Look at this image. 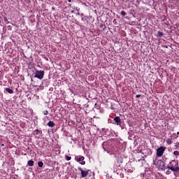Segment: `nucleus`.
<instances>
[{"mask_svg": "<svg viewBox=\"0 0 179 179\" xmlns=\"http://www.w3.org/2000/svg\"><path fill=\"white\" fill-rule=\"evenodd\" d=\"M34 78H37V79H43L44 78V71H36L35 73Z\"/></svg>", "mask_w": 179, "mask_h": 179, "instance_id": "obj_1", "label": "nucleus"}, {"mask_svg": "<svg viewBox=\"0 0 179 179\" xmlns=\"http://www.w3.org/2000/svg\"><path fill=\"white\" fill-rule=\"evenodd\" d=\"M164 150H166V148L163 146L157 148V156H158V157H162V156H163V153H164Z\"/></svg>", "mask_w": 179, "mask_h": 179, "instance_id": "obj_2", "label": "nucleus"}, {"mask_svg": "<svg viewBox=\"0 0 179 179\" xmlns=\"http://www.w3.org/2000/svg\"><path fill=\"white\" fill-rule=\"evenodd\" d=\"M78 170L80 171L81 173V177L82 178H85V177H87V174H89V171H84L83 169H82V168H78Z\"/></svg>", "mask_w": 179, "mask_h": 179, "instance_id": "obj_3", "label": "nucleus"}, {"mask_svg": "<svg viewBox=\"0 0 179 179\" xmlns=\"http://www.w3.org/2000/svg\"><path fill=\"white\" fill-rule=\"evenodd\" d=\"M77 162H79L80 164H82V166H84V164H86V162L83 160H85V157L83 156L81 157H76Z\"/></svg>", "mask_w": 179, "mask_h": 179, "instance_id": "obj_4", "label": "nucleus"}, {"mask_svg": "<svg viewBox=\"0 0 179 179\" xmlns=\"http://www.w3.org/2000/svg\"><path fill=\"white\" fill-rule=\"evenodd\" d=\"M113 121L116 125H121V118H120V117L117 116L114 117Z\"/></svg>", "mask_w": 179, "mask_h": 179, "instance_id": "obj_5", "label": "nucleus"}, {"mask_svg": "<svg viewBox=\"0 0 179 179\" xmlns=\"http://www.w3.org/2000/svg\"><path fill=\"white\" fill-rule=\"evenodd\" d=\"M167 169H169V170H171V171H179L178 166L177 167L168 166Z\"/></svg>", "mask_w": 179, "mask_h": 179, "instance_id": "obj_6", "label": "nucleus"}, {"mask_svg": "<svg viewBox=\"0 0 179 179\" xmlns=\"http://www.w3.org/2000/svg\"><path fill=\"white\" fill-rule=\"evenodd\" d=\"M55 123H54V122L52 121H50L48 123V127H50V128H52L53 127H55Z\"/></svg>", "mask_w": 179, "mask_h": 179, "instance_id": "obj_7", "label": "nucleus"}, {"mask_svg": "<svg viewBox=\"0 0 179 179\" xmlns=\"http://www.w3.org/2000/svg\"><path fill=\"white\" fill-rule=\"evenodd\" d=\"M28 166H29L30 167H33V166H34V161L33 160H29L27 162Z\"/></svg>", "mask_w": 179, "mask_h": 179, "instance_id": "obj_8", "label": "nucleus"}, {"mask_svg": "<svg viewBox=\"0 0 179 179\" xmlns=\"http://www.w3.org/2000/svg\"><path fill=\"white\" fill-rule=\"evenodd\" d=\"M164 34L162 31H158L157 34V37H163Z\"/></svg>", "mask_w": 179, "mask_h": 179, "instance_id": "obj_9", "label": "nucleus"}, {"mask_svg": "<svg viewBox=\"0 0 179 179\" xmlns=\"http://www.w3.org/2000/svg\"><path fill=\"white\" fill-rule=\"evenodd\" d=\"M6 92H8V93H9L10 94H12L13 93V90L12 89L10 88H6Z\"/></svg>", "mask_w": 179, "mask_h": 179, "instance_id": "obj_10", "label": "nucleus"}, {"mask_svg": "<svg viewBox=\"0 0 179 179\" xmlns=\"http://www.w3.org/2000/svg\"><path fill=\"white\" fill-rule=\"evenodd\" d=\"M159 162H160V163H162V164H163L162 167L161 168V170L162 171H164V170H166V166H164V162H162V161H159Z\"/></svg>", "mask_w": 179, "mask_h": 179, "instance_id": "obj_11", "label": "nucleus"}, {"mask_svg": "<svg viewBox=\"0 0 179 179\" xmlns=\"http://www.w3.org/2000/svg\"><path fill=\"white\" fill-rule=\"evenodd\" d=\"M38 167H43V166H44V164L43 163V162H38Z\"/></svg>", "mask_w": 179, "mask_h": 179, "instance_id": "obj_12", "label": "nucleus"}, {"mask_svg": "<svg viewBox=\"0 0 179 179\" xmlns=\"http://www.w3.org/2000/svg\"><path fill=\"white\" fill-rule=\"evenodd\" d=\"M120 15H122V16H126L127 15V13L124 10H122L120 13Z\"/></svg>", "mask_w": 179, "mask_h": 179, "instance_id": "obj_13", "label": "nucleus"}, {"mask_svg": "<svg viewBox=\"0 0 179 179\" xmlns=\"http://www.w3.org/2000/svg\"><path fill=\"white\" fill-rule=\"evenodd\" d=\"M173 155H174V156H176V157H177V156H179V152L178 151H174L173 152Z\"/></svg>", "mask_w": 179, "mask_h": 179, "instance_id": "obj_14", "label": "nucleus"}, {"mask_svg": "<svg viewBox=\"0 0 179 179\" xmlns=\"http://www.w3.org/2000/svg\"><path fill=\"white\" fill-rule=\"evenodd\" d=\"M66 160L69 161V160H71V159H72V157H71L68 155H66Z\"/></svg>", "mask_w": 179, "mask_h": 179, "instance_id": "obj_15", "label": "nucleus"}, {"mask_svg": "<svg viewBox=\"0 0 179 179\" xmlns=\"http://www.w3.org/2000/svg\"><path fill=\"white\" fill-rule=\"evenodd\" d=\"M166 176H169V174H171V171H166Z\"/></svg>", "mask_w": 179, "mask_h": 179, "instance_id": "obj_16", "label": "nucleus"}, {"mask_svg": "<svg viewBox=\"0 0 179 179\" xmlns=\"http://www.w3.org/2000/svg\"><path fill=\"white\" fill-rule=\"evenodd\" d=\"M48 114V110H44L43 111V115H47Z\"/></svg>", "mask_w": 179, "mask_h": 179, "instance_id": "obj_17", "label": "nucleus"}, {"mask_svg": "<svg viewBox=\"0 0 179 179\" xmlns=\"http://www.w3.org/2000/svg\"><path fill=\"white\" fill-rule=\"evenodd\" d=\"M156 160H157V159H153V164H155V166H156Z\"/></svg>", "mask_w": 179, "mask_h": 179, "instance_id": "obj_18", "label": "nucleus"}, {"mask_svg": "<svg viewBox=\"0 0 179 179\" xmlns=\"http://www.w3.org/2000/svg\"><path fill=\"white\" fill-rule=\"evenodd\" d=\"M136 99H138V97H141V94H138L136 96Z\"/></svg>", "mask_w": 179, "mask_h": 179, "instance_id": "obj_19", "label": "nucleus"}, {"mask_svg": "<svg viewBox=\"0 0 179 179\" xmlns=\"http://www.w3.org/2000/svg\"><path fill=\"white\" fill-rule=\"evenodd\" d=\"M71 13H75V10H72L71 11Z\"/></svg>", "mask_w": 179, "mask_h": 179, "instance_id": "obj_20", "label": "nucleus"}, {"mask_svg": "<svg viewBox=\"0 0 179 179\" xmlns=\"http://www.w3.org/2000/svg\"><path fill=\"white\" fill-rule=\"evenodd\" d=\"M69 2H72V0H69Z\"/></svg>", "mask_w": 179, "mask_h": 179, "instance_id": "obj_21", "label": "nucleus"}, {"mask_svg": "<svg viewBox=\"0 0 179 179\" xmlns=\"http://www.w3.org/2000/svg\"><path fill=\"white\" fill-rule=\"evenodd\" d=\"M0 23H1V21H0Z\"/></svg>", "mask_w": 179, "mask_h": 179, "instance_id": "obj_22", "label": "nucleus"}]
</instances>
